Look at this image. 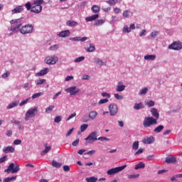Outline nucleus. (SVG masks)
<instances>
[{"label":"nucleus","instance_id":"1","mask_svg":"<svg viewBox=\"0 0 182 182\" xmlns=\"http://www.w3.org/2000/svg\"><path fill=\"white\" fill-rule=\"evenodd\" d=\"M43 2H45L43 0H35L33 4L28 1L25 4V7L27 11H30V12L41 14L43 9L42 4H43Z\"/></svg>","mask_w":182,"mask_h":182},{"label":"nucleus","instance_id":"2","mask_svg":"<svg viewBox=\"0 0 182 182\" xmlns=\"http://www.w3.org/2000/svg\"><path fill=\"white\" fill-rule=\"evenodd\" d=\"M36 114H38L37 107L30 108L25 114V121L28 122L31 117H35Z\"/></svg>","mask_w":182,"mask_h":182},{"label":"nucleus","instance_id":"3","mask_svg":"<svg viewBox=\"0 0 182 182\" xmlns=\"http://www.w3.org/2000/svg\"><path fill=\"white\" fill-rule=\"evenodd\" d=\"M19 170H21V168H19L18 164H16L15 166V164L11 163L9 164L8 168L4 170V171L5 173H7V174H9L11 173H12V174H14L15 173H18Z\"/></svg>","mask_w":182,"mask_h":182},{"label":"nucleus","instance_id":"4","mask_svg":"<svg viewBox=\"0 0 182 182\" xmlns=\"http://www.w3.org/2000/svg\"><path fill=\"white\" fill-rule=\"evenodd\" d=\"M85 144L87 146L89 144H92L97 140V132L95 131L90 133L87 138L85 139Z\"/></svg>","mask_w":182,"mask_h":182},{"label":"nucleus","instance_id":"5","mask_svg":"<svg viewBox=\"0 0 182 182\" xmlns=\"http://www.w3.org/2000/svg\"><path fill=\"white\" fill-rule=\"evenodd\" d=\"M143 124L144 127H150V126L157 124V119L153 118V117H145Z\"/></svg>","mask_w":182,"mask_h":182},{"label":"nucleus","instance_id":"6","mask_svg":"<svg viewBox=\"0 0 182 182\" xmlns=\"http://www.w3.org/2000/svg\"><path fill=\"white\" fill-rule=\"evenodd\" d=\"M19 32H21V33H22L23 35L32 33V32H33V26L31 24H27L24 26H22V28L19 29Z\"/></svg>","mask_w":182,"mask_h":182},{"label":"nucleus","instance_id":"7","mask_svg":"<svg viewBox=\"0 0 182 182\" xmlns=\"http://www.w3.org/2000/svg\"><path fill=\"white\" fill-rule=\"evenodd\" d=\"M126 167H127V165L111 168L107 171V174H108V176H113V174H117V173H119V171H123Z\"/></svg>","mask_w":182,"mask_h":182},{"label":"nucleus","instance_id":"8","mask_svg":"<svg viewBox=\"0 0 182 182\" xmlns=\"http://www.w3.org/2000/svg\"><path fill=\"white\" fill-rule=\"evenodd\" d=\"M168 49L172 50H181L182 43L181 41H174L168 46Z\"/></svg>","mask_w":182,"mask_h":182},{"label":"nucleus","instance_id":"9","mask_svg":"<svg viewBox=\"0 0 182 182\" xmlns=\"http://www.w3.org/2000/svg\"><path fill=\"white\" fill-rule=\"evenodd\" d=\"M58 60H59V59L55 55L48 56L45 59V63L47 65H55Z\"/></svg>","mask_w":182,"mask_h":182},{"label":"nucleus","instance_id":"10","mask_svg":"<svg viewBox=\"0 0 182 182\" xmlns=\"http://www.w3.org/2000/svg\"><path fill=\"white\" fill-rule=\"evenodd\" d=\"M109 114L110 116H116L117 112H119V108L116 104H110L109 106Z\"/></svg>","mask_w":182,"mask_h":182},{"label":"nucleus","instance_id":"11","mask_svg":"<svg viewBox=\"0 0 182 182\" xmlns=\"http://www.w3.org/2000/svg\"><path fill=\"white\" fill-rule=\"evenodd\" d=\"M65 92H67V93H70V96H75V95H77V93L80 92V90L77 88L76 86H73L65 89Z\"/></svg>","mask_w":182,"mask_h":182},{"label":"nucleus","instance_id":"12","mask_svg":"<svg viewBox=\"0 0 182 182\" xmlns=\"http://www.w3.org/2000/svg\"><path fill=\"white\" fill-rule=\"evenodd\" d=\"M176 161H177V158L176 156H168L166 158L165 160V163H166L167 164H174L176 163Z\"/></svg>","mask_w":182,"mask_h":182},{"label":"nucleus","instance_id":"13","mask_svg":"<svg viewBox=\"0 0 182 182\" xmlns=\"http://www.w3.org/2000/svg\"><path fill=\"white\" fill-rule=\"evenodd\" d=\"M23 11V6H18L11 11V14L14 15L15 14H21Z\"/></svg>","mask_w":182,"mask_h":182},{"label":"nucleus","instance_id":"14","mask_svg":"<svg viewBox=\"0 0 182 182\" xmlns=\"http://www.w3.org/2000/svg\"><path fill=\"white\" fill-rule=\"evenodd\" d=\"M3 151L6 154L8 153H14L15 151V148H14V146H9L4 147L3 149Z\"/></svg>","mask_w":182,"mask_h":182},{"label":"nucleus","instance_id":"15","mask_svg":"<svg viewBox=\"0 0 182 182\" xmlns=\"http://www.w3.org/2000/svg\"><path fill=\"white\" fill-rule=\"evenodd\" d=\"M69 35H70V31L69 30H67L60 32L58 36H60V38H68Z\"/></svg>","mask_w":182,"mask_h":182},{"label":"nucleus","instance_id":"16","mask_svg":"<svg viewBox=\"0 0 182 182\" xmlns=\"http://www.w3.org/2000/svg\"><path fill=\"white\" fill-rule=\"evenodd\" d=\"M88 117L90 120H95L97 117V112L92 111L89 113Z\"/></svg>","mask_w":182,"mask_h":182},{"label":"nucleus","instance_id":"17","mask_svg":"<svg viewBox=\"0 0 182 182\" xmlns=\"http://www.w3.org/2000/svg\"><path fill=\"white\" fill-rule=\"evenodd\" d=\"M49 72V68H46L43 70H41L40 72H38L36 75L37 76H45V75H47V73Z\"/></svg>","mask_w":182,"mask_h":182},{"label":"nucleus","instance_id":"18","mask_svg":"<svg viewBox=\"0 0 182 182\" xmlns=\"http://www.w3.org/2000/svg\"><path fill=\"white\" fill-rule=\"evenodd\" d=\"M97 18H99V14H94L92 16L87 17L85 18V21L87 22H92V21H95V19H97Z\"/></svg>","mask_w":182,"mask_h":182},{"label":"nucleus","instance_id":"19","mask_svg":"<svg viewBox=\"0 0 182 182\" xmlns=\"http://www.w3.org/2000/svg\"><path fill=\"white\" fill-rule=\"evenodd\" d=\"M151 113L154 117H156V119H159L160 117V114H159V112L157 111V109L152 108L151 109Z\"/></svg>","mask_w":182,"mask_h":182},{"label":"nucleus","instance_id":"20","mask_svg":"<svg viewBox=\"0 0 182 182\" xmlns=\"http://www.w3.org/2000/svg\"><path fill=\"white\" fill-rule=\"evenodd\" d=\"M153 141H154V137H153V136L146 138V139H144V141H143L144 144H151V143H153Z\"/></svg>","mask_w":182,"mask_h":182},{"label":"nucleus","instance_id":"21","mask_svg":"<svg viewBox=\"0 0 182 182\" xmlns=\"http://www.w3.org/2000/svg\"><path fill=\"white\" fill-rule=\"evenodd\" d=\"M134 109L135 110H140V109H144V105H143L142 102L135 103L134 105Z\"/></svg>","mask_w":182,"mask_h":182},{"label":"nucleus","instance_id":"22","mask_svg":"<svg viewBox=\"0 0 182 182\" xmlns=\"http://www.w3.org/2000/svg\"><path fill=\"white\" fill-rule=\"evenodd\" d=\"M105 22H106V21L105 19L97 20L94 23V26H100L103 25V23H105Z\"/></svg>","mask_w":182,"mask_h":182},{"label":"nucleus","instance_id":"23","mask_svg":"<svg viewBox=\"0 0 182 182\" xmlns=\"http://www.w3.org/2000/svg\"><path fill=\"white\" fill-rule=\"evenodd\" d=\"M145 60H155L156 55H146L144 56Z\"/></svg>","mask_w":182,"mask_h":182},{"label":"nucleus","instance_id":"24","mask_svg":"<svg viewBox=\"0 0 182 182\" xmlns=\"http://www.w3.org/2000/svg\"><path fill=\"white\" fill-rule=\"evenodd\" d=\"M66 25L67 26H77V22L70 20L67 21Z\"/></svg>","mask_w":182,"mask_h":182},{"label":"nucleus","instance_id":"25","mask_svg":"<svg viewBox=\"0 0 182 182\" xmlns=\"http://www.w3.org/2000/svg\"><path fill=\"white\" fill-rule=\"evenodd\" d=\"M164 129V126L159 125L156 128L154 129V132L155 133H161Z\"/></svg>","mask_w":182,"mask_h":182},{"label":"nucleus","instance_id":"26","mask_svg":"<svg viewBox=\"0 0 182 182\" xmlns=\"http://www.w3.org/2000/svg\"><path fill=\"white\" fill-rule=\"evenodd\" d=\"M52 166L53 167H55V168H60L62 167V164L53 160L52 161Z\"/></svg>","mask_w":182,"mask_h":182},{"label":"nucleus","instance_id":"27","mask_svg":"<svg viewBox=\"0 0 182 182\" xmlns=\"http://www.w3.org/2000/svg\"><path fill=\"white\" fill-rule=\"evenodd\" d=\"M146 167V164L143 162H139L135 166V170H139V168H144Z\"/></svg>","mask_w":182,"mask_h":182},{"label":"nucleus","instance_id":"28","mask_svg":"<svg viewBox=\"0 0 182 182\" xmlns=\"http://www.w3.org/2000/svg\"><path fill=\"white\" fill-rule=\"evenodd\" d=\"M92 11L94 14H98V12H100V7L97 5H94L92 7Z\"/></svg>","mask_w":182,"mask_h":182},{"label":"nucleus","instance_id":"29","mask_svg":"<svg viewBox=\"0 0 182 182\" xmlns=\"http://www.w3.org/2000/svg\"><path fill=\"white\" fill-rule=\"evenodd\" d=\"M51 149L52 148L50 146H48V145H46V149L41 153V156H45V154H46V153H48L49 151H50Z\"/></svg>","mask_w":182,"mask_h":182},{"label":"nucleus","instance_id":"30","mask_svg":"<svg viewBox=\"0 0 182 182\" xmlns=\"http://www.w3.org/2000/svg\"><path fill=\"white\" fill-rule=\"evenodd\" d=\"M178 178H182V174H176L171 178V181H178Z\"/></svg>","mask_w":182,"mask_h":182},{"label":"nucleus","instance_id":"31","mask_svg":"<svg viewBox=\"0 0 182 182\" xmlns=\"http://www.w3.org/2000/svg\"><path fill=\"white\" fill-rule=\"evenodd\" d=\"M124 89H126V85H118L117 86V92H123Z\"/></svg>","mask_w":182,"mask_h":182},{"label":"nucleus","instance_id":"32","mask_svg":"<svg viewBox=\"0 0 182 182\" xmlns=\"http://www.w3.org/2000/svg\"><path fill=\"white\" fill-rule=\"evenodd\" d=\"M95 63H96V65H98V66H103V65L105 64V63H103V61L99 58H95Z\"/></svg>","mask_w":182,"mask_h":182},{"label":"nucleus","instance_id":"33","mask_svg":"<svg viewBox=\"0 0 182 182\" xmlns=\"http://www.w3.org/2000/svg\"><path fill=\"white\" fill-rule=\"evenodd\" d=\"M132 15V11L129 10H126L123 12L124 18H129Z\"/></svg>","mask_w":182,"mask_h":182},{"label":"nucleus","instance_id":"34","mask_svg":"<svg viewBox=\"0 0 182 182\" xmlns=\"http://www.w3.org/2000/svg\"><path fill=\"white\" fill-rule=\"evenodd\" d=\"M16 106H18V102H12L11 104H9L8 106H7V109H14V107H16Z\"/></svg>","mask_w":182,"mask_h":182},{"label":"nucleus","instance_id":"35","mask_svg":"<svg viewBox=\"0 0 182 182\" xmlns=\"http://www.w3.org/2000/svg\"><path fill=\"white\" fill-rule=\"evenodd\" d=\"M86 181L87 182H96L97 181V178L95 176H92L90 178H86Z\"/></svg>","mask_w":182,"mask_h":182},{"label":"nucleus","instance_id":"36","mask_svg":"<svg viewBox=\"0 0 182 182\" xmlns=\"http://www.w3.org/2000/svg\"><path fill=\"white\" fill-rule=\"evenodd\" d=\"M132 149L133 150H138L139 149V141H135L132 144Z\"/></svg>","mask_w":182,"mask_h":182},{"label":"nucleus","instance_id":"37","mask_svg":"<svg viewBox=\"0 0 182 182\" xmlns=\"http://www.w3.org/2000/svg\"><path fill=\"white\" fill-rule=\"evenodd\" d=\"M140 177V174H132V175H128V178L129 180H132L133 178H139Z\"/></svg>","mask_w":182,"mask_h":182},{"label":"nucleus","instance_id":"38","mask_svg":"<svg viewBox=\"0 0 182 182\" xmlns=\"http://www.w3.org/2000/svg\"><path fill=\"white\" fill-rule=\"evenodd\" d=\"M96 48L93 44L90 45V48H87V52H95Z\"/></svg>","mask_w":182,"mask_h":182},{"label":"nucleus","instance_id":"39","mask_svg":"<svg viewBox=\"0 0 182 182\" xmlns=\"http://www.w3.org/2000/svg\"><path fill=\"white\" fill-rule=\"evenodd\" d=\"M87 127H89L88 124H82L80 126L81 132L83 133V132H85V130H86V129H87Z\"/></svg>","mask_w":182,"mask_h":182},{"label":"nucleus","instance_id":"40","mask_svg":"<svg viewBox=\"0 0 182 182\" xmlns=\"http://www.w3.org/2000/svg\"><path fill=\"white\" fill-rule=\"evenodd\" d=\"M107 4H108V5H110V6H112L117 4V0H109L107 1Z\"/></svg>","mask_w":182,"mask_h":182},{"label":"nucleus","instance_id":"41","mask_svg":"<svg viewBox=\"0 0 182 182\" xmlns=\"http://www.w3.org/2000/svg\"><path fill=\"white\" fill-rule=\"evenodd\" d=\"M45 82H46V80L40 79L36 82V85H37V86H39V85H43V83H45Z\"/></svg>","mask_w":182,"mask_h":182},{"label":"nucleus","instance_id":"42","mask_svg":"<svg viewBox=\"0 0 182 182\" xmlns=\"http://www.w3.org/2000/svg\"><path fill=\"white\" fill-rule=\"evenodd\" d=\"M53 109H55V106L53 105H50L48 107H47L46 109V113H50V112H52V110H53Z\"/></svg>","mask_w":182,"mask_h":182},{"label":"nucleus","instance_id":"43","mask_svg":"<svg viewBox=\"0 0 182 182\" xmlns=\"http://www.w3.org/2000/svg\"><path fill=\"white\" fill-rule=\"evenodd\" d=\"M148 90H149V88L144 87L140 90L139 95H146Z\"/></svg>","mask_w":182,"mask_h":182},{"label":"nucleus","instance_id":"44","mask_svg":"<svg viewBox=\"0 0 182 182\" xmlns=\"http://www.w3.org/2000/svg\"><path fill=\"white\" fill-rule=\"evenodd\" d=\"M54 122L55 123H60V122H62V116L55 117V118L54 119Z\"/></svg>","mask_w":182,"mask_h":182},{"label":"nucleus","instance_id":"45","mask_svg":"<svg viewBox=\"0 0 182 182\" xmlns=\"http://www.w3.org/2000/svg\"><path fill=\"white\" fill-rule=\"evenodd\" d=\"M82 60H85V57L81 56V57L77 58L74 60V62H75V63H79V62H82Z\"/></svg>","mask_w":182,"mask_h":182},{"label":"nucleus","instance_id":"46","mask_svg":"<svg viewBox=\"0 0 182 182\" xmlns=\"http://www.w3.org/2000/svg\"><path fill=\"white\" fill-rule=\"evenodd\" d=\"M154 105H155V102L153 100H150L146 103V105L148 107H153V106H154Z\"/></svg>","mask_w":182,"mask_h":182},{"label":"nucleus","instance_id":"47","mask_svg":"<svg viewBox=\"0 0 182 182\" xmlns=\"http://www.w3.org/2000/svg\"><path fill=\"white\" fill-rule=\"evenodd\" d=\"M97 140H100V141H109V138L105 137V136H100L97 139Z\"/></svg>","mask_w":182,"mask_h":182},{"label":"nucleus","instance_id":"48","mask_svg":"<svg viewBox=\"0 0 182 182\" xmlns=\"http://www.w3.org/2000/svg\"><path fill=\"white\" fill-rule=\"evenodd\" d=\"M42 95V92H38L32 95V99H38L41 95Z\"/></svg>","mask_w":182,"mask_h":182},{"label":"nucleus","instance_id":"49","mask_svg":"<svg viewBox=\"0 0 182 182\" xmlns=\"http://www.w3.org/2000/svg\"><path fill=\"white\" fill-rule=\"evenodd\" d=\"M123 31L125 32L126 33H129V32H131L132 30H130V28H129V26H126L124 27Z\"/></svg>","mask_w":182,"mask_h":182},{"label":"nucleus","instance_id":"50","mask_svg":"<svg viewBox=\"0 0 182 182\" xmlns=\"http://www.w3.org/2000/svg\"><path fill=\"white\" fill-rule=\"evenodd\" d=\"M21 26H22L21 23H18L16 25V26L12 29L13 31H19L21 29Z\"/></svg>","mask_w":182,"mask_h":182},{"label":"nucleus","instance_id":"51","mask_svg":"<svg viewBox=\"0 0 182 182\" xmlns=\"http://www.w3.org/2000/svg\"><path fill=\"white\" fill-rule=\"evenodd\" d=\"M9 75H11V73H9V71H6L5 73H4L1 77H3V79H6V77H8V76H9Z\"/></svg>","mask_w":182,"mask_h":182},{"label":"nucleus","instance_id":"52","mask_svg":"<svg viewBox=\"0 0 182 182\" xmlns=\"http://www.w3.org/2000/svg\"><path fill=\"white\" fill-rule=\"evenodd\" d=\"M115 99H117V100H122V99H123V96L119 95V94H114V95Z\"/></svg>","mask_w":182,"mask_h":182},{"label":"nucleus","instance_id":"53","mask_svg":"<svg viewBox=\"0 0 182 182\" xmlns=\"http://www.w3.org/2000/svg\"><path fill=\"white\" fill-rule=\"evenodd\" d=\"M7 157H8V156H7L6 155H5V156H4L3 157H1V158L0 159V164H2V163H5V161H6Z\"/></svg>","mask_w":182,"mask_h":182},{"label":"nucleus","instance_id":"54","mask_svg":"<svg viewBox=\"0 0 182 182\" xmlns=\"http://www.w3.org/2000/svg\"><path fill=\"white\" fill-rule=\"evenodd\" d=\"M144 151V149H139L138 151L135 153L134 156H138V154H141Z\"/></svg>","mask_w":182,"mask_h":182},{"label":"nucleus","instance_id":"55","mask_svg":"<svg viewBox=\"0 0 182 182\" xmlns=\"http://www.w3.org/2000/svg\"><path fill=\"white\" fill-rule=\"evenodd\" d=\"M107 102H109V100L102 99V100H100L98 103H99V105H104V103H107Z\"/></svg>","mask_w":182,"mask_h":182},{"label":"nucleus","instance_id":"56","mask_svg":"<svg viewBox=\"0 0 182 182\" xmlns=\"http://www.w3.org/2000/svg\"><path fill=\"white\" fill-rule=\"evenodd\" d=\"M157 35H159V31H154L151 33V38H156Z\"/></svg>","mask_w":182,"mask_h":182},{"label":"nucleus","instance_id":"57","mask_svg":"<svg viewBox=\"0 0 182 182\" xmlns=\"http://www.w3.org/2000/svg\"><path fill=\"white\" fill-rule=\"evenodd\" d=\"M21 143H22V141L21 139H16L14 141V144H15L16 146L21 144Z\"/></svg>","mask_w":182,"mask_h":182},{"label":"nucleus","instance_id":"58","mask_svg":"<svg viewBox=\"0 0 182 182\" xmlns=\"http://www.w3.org/2000/svg\"><path fill=\"white\" fill-rule=\"evenodd\" d=\"M73 130H74L73 128L71 129H70V130H68V132H67V134H65V137H69V136H70V134H71L72 133H73Z\"/></svg>","mask_w":182,"mask_h":182},{"label":"nucleus","instance_id":"59","mask_svg":"<svg viewBox=\"0 0 182 182\" xmlns=\"http://www.w3.org/2000/svg\"><path fill=\"white\" fill-rule=\"evenodd\" d=\"M76 116V112H74L73 114H71L67 119V121L70 120L71 119H73V117H75Z\"/></svg>","mask_w":182,"mask_h":182},{"label":"nucleus","instance_id":"60","mask_svg":"<svg viewBox=\"0 0 182 182\" xmlns=\"http://www.w3.org/2000/svg\"><path fill=\"white\" fill-rule=\"evenodd\" d=\"M79 144V139H76L72 143V146L76 147Z\"/></svg>","mask_w":182,"mask_h":182},{"label":"nucleus","instance_id":"61","mask_svg":"<svg viewBox=\"0 0 182 182\" xmlns=\"http://www.w3.org/2000/svg\"><path fill=\"white\" fill-rule=\"evenodd\" d=\"M102 97H108V99H109L110 94H109L107 92H102Z\"/></svg>","mask_w":182,"mask_h":182},{"label":"nucleus","instance_id":"62","mask_svg":"<svg viewBox=\"0 0 182 182\" xmlns=\"http://www.w3.org/2000/svg\"><path fill=\"white\" fill-rule=\"evenodd\" d=\"M11 123L13 124H16V125L21 124V122L20 121H16V119H12Z\"/></svg>","mask_w":182,"mask_h":182},{"label":"nucleus","instance_id":"63","mask_svg":"<svg viewBox=\"0 0 182 182\" xmlns=\"http://www.w3.org/2000/svg\"><path fill=\"white\" fill-rule=\"evenodd\" d=\"M6 136L8 137H11L12 136V131L11 130H7L6 132Z\"/></svg>","mask_w":182,"mask_h":182},{"label":"nucleus","instance_id":"64","mask_svg":"<svg viewBox=\"0 0 182 182\" xmlns=\"http://www.w3.org/2000/svg\"><path fill=\"white\" fill-rule=\"evenodd\" d=\"M28 100H29V99H26V100L22 101L20 103V106H23L24 105H26V103H28Z\"/></svg>","mask_w":182,"mask_h":182}]
</instances>
